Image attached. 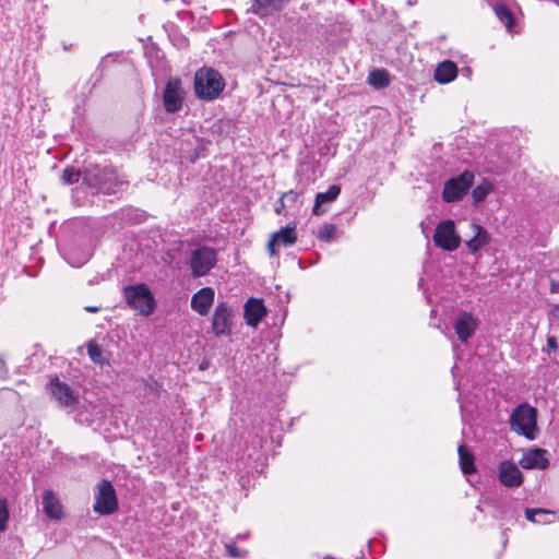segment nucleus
I'll return each instance as SVG.
<instances>
[{
  "label": "nucleus",
  "instance_id": "obj_1",
  "mask_svg": "<svg viewBox=\"0 0 559 559\" xmlns=\"http://www.w3.org/2000/svg\"><path fill=\"white\" fill-rule=\"evenodd\" d=\"M83 185L91 189L92 193L114 195L122 190L126 181L120 180L111 167L90 164L84 169Z\"/></svg>",
  "mask_w": 559,
  "mask_h": 559
},
{
  "label": "nucleus",
  "instance_id": "obj_2",
  "mask_svg": "<svg viewBox=\"0 0 559 559\" xmlns=\"http://www.w3.org/2000/svg\"><path fill=\"white\" fill-rule=\"evenodd\" d=\"M225 87V81L218 71L212 68H201L194 75V92L203 100L216 99Z\"/></svg>",
  "mask_w": 559,
  "mask_h": 559
},
{
  "label": "nucleus",
  "instance_id": "obj_3",
  "mask_svg": "<svg viewBox=\"0 0 559 559\" xmlns=\"http://www.w3.org/2000/svg\"><path fill=\"white\" fill-rule=\"evenodd\" d=\"M123 297L128 306L141 316L147 317L156 308L154 295L144 283L126 286L123 288Z\"/></svg>",
  "mask_w": 559,
  "mask_h": 559
},
{
  "label": "nucleus",
  "instance_id": "obj_4",
  "mask_svg": "<svg viewBox=\"0 0 559 559\" xmlns=\"http://www.w3.org/2000/svg\"><path fill=\"white\" fill-rule=\"evenodd\" d=\"M510 426L516 433L534 440L537 432V409L526 403L516 406L510 416Z\"/></svg>",
  "mask_w": 559,
  "mask_h": 559
},
{
  "label": "nucleus",
  "instance_id": "obj_5",
  "mask_svg": "<svg viewBox=\"0 0 559 559\" xmlns=\"http://www.w3.org/2000/svg\"><path fill=\"white\" fill-rule=\"evenodd\" d=\"M217 263V252L214 248L200 246L191 252L190 269L193 277L206 275Z\"/></svg>",
  "mask_w": 559,
  "mask_h": 559
},
{
  "label": "nucleus",
  "instance_id": "obj_6",
  "mask_svg": "<svg viewBox=\"0 0 559 559\" xmlns=\"http://www.w3.org/2000/svg\"><path fill=\"white\" fill-rule=\"evenodd\" d=\"M118 507V499L112 484L107 479H102L97 484L94 511L99 515H109L115 513Z\"/></svg>",
  "mask_w": 559,
  "mask_h": 559
},
{
  "label": "nucleus",
  "instance_id": "obj_7",
  "mask_svg": "<svg viewBox=\"0 0 559 559\" xmlns=\"http://www.w3.org/2000/svg\"><path fill=\"white\" fill-rule=\"evenodd\" d=\"M474 182V174L465 170L457 177L450 178L443 187L442 199L445 202H457L462 200Z\"/></svg>",
  "mask_w": 559,
  "mask_h": 559
},
{
  "label": "nucleus",
  "instance_id": "obj_8",
  "mask_svg": "<svg viewBox=\"0 0 559 559\" xmlns=\"http://www.w3.org/2000/svg\"><path fill=\"white\" fill-rule=\"evenodd\" d=\"M432 239L435 246L444 251H454L461 243V238L455 230V224L452 219L441 221L435 229Z\"/></svg>",
  "mask_w": 559,
  "mask_h": 559
},
{
  "label": "nucleus",
  "instance_id": "obj_9",
  "mask_svg": "<svg viewBox=\"0 0 559 559\" xmlns=\"http://www.w3.org/2000/svg\"><path fill=\"white\" fill-rule=\"evenodd\" d=\"M185 91L179 78H170L163 91L162 100L167 114L178 112L183 105Z\"/></svg>",
  "mask_w": 559,
  "mask_h": 559
},
{
  "label": "nucleus",
  "instance_id": "obj_10",
  "mask_svg": "<svg viewBox=\"0 0 559 559\" xmlns=\"http://www.w3.org/2000/svg\"><path fill=\"white\" fill-rule=\"evenodd\" d=\"M233 308L227 302H219L214 310L212 330L216 336L229 335L233 325Z\"/></svg>",
  "mask_w": 559,
  "mask_h": 559
},
{
  "label": "nucleus",
  "instance_id": "obj_11",
  "mask_svg": "<svg viewBox=\"0 0 559 559\" xmlns=\"http://www.w3.org/2000/svg\"><path fill=\"white\" fill-rule=\"evenodd\" d=\"M478 323L479 320L472 312L460 311L453 321V328L457 338L463 344H467L469 338L475 334Z\"/></svg>",
  "mask_w": 559,
  "mask_h": 559
},
{
  "label": "nucleus",
  "instance_id": "obj_12",
  "mask_svg": "<svg viewBox=\"0 0 559 559\" xmlns=\"http://www.w3.org/2000/svg\"><path fill=\"white\" fill-rule=\"evenodd\" d=\"M50 394L63 407L74 408L79 403V395L64 382L53 378L49 382Z\"/></svg>",
  "mask_w": 559,
  "mask_h": 559
},
{
  "label": "nucleus",
  "instance_id": "obj_13",
  "mask_svg": "<svg viewBox=\"0 0 559 559\" xmlns=\"http://www.w3.org/2000/svg\"><path fill=\"white\" fill-rule=\"evenodd\" d=\"M296 226L295 225H286L280 230L275 231L271 239L267 242V250L271 257L278 254V247L284 246L288 247L296 242Z\"/></svg>",
  "mask_w": 559,
  "mask_h": 559
},
{
  "label": "nucleus",
  "instance_id": "obj_14",
  "mask_svg": "<svg viewBox=\"0 0 559 559\" xmlns=\"http://www.w3.org/2000/svg\"><path fill=\"white\" fill-rule=\"evenodd\" d=\"M498 479L506 487H520L523 484V474L513 462L503 461L498 466Z\"/></svg>",
  "mask_w": 559,
  "mask_h": 559
},
{
  "label": "nucleus",
  "instance_id": "obj_15",
  "mask_svg": "<svg viewBox=\"0 0 559 559\" xmlns=\"http://www.w3.org/2000/svg\"><path fill=\"white\" fill-rule=\"evenodd\" d=\"M266 313V308L262 299L249 298L246 301L243 307V317L249 326L257 328Z\"/></svg>",
  "mask_w": 559,
  "mask_h": 559
},
{
  "label": "nucleus",
  "instance_id": "obj_16",
  "mask_svg": "<svg viewBox=\"0 0 559 559\" xmlns=\"http://www.w3.org/2000/svg\"><path fill=\"white\" fill-rule=\"evenodd\" d=\"M215 293L212 287H203L193 294L191 308L200 316H206L214 302Z\"/></svg>",
  "mask_w": 559,
  "mask_h": 559
},
{
  "label": "nucleus",
  "instance_id": "obj_17",
  "mask_svg": "<svg viewBox=\"0 0 559 559\" xmlns=\"http://www.w3.org/2000/svg\"><path fill=\"white\" fill-rule=\"evenodd\" d=\"M547 451L540 448L533 449L525 453L519 464L525 469H545L549 462L546 457Z\"/></svg>",
  "mask_w": 559,
  "mask_h": 559
},
{
  "label": "nucleus",
  "instance_id": "obj_18",
  "mask_svg": "<svg viewBox=\"0 0 559 559\" xmlns=\"http://www.w3.org/2000/svg\"><path fill=\"white\" fill-rule=\"evenodd\" d=\"M289 2L290 0H253L248 12L263 17L272 12L282 11Z\"/></svg>",
  "mask_w": 559,
  "mask_h": 559
},
{
  "label": "nucleus",
  "instance_id": "obj_19",
  "mask_svg": "<svg viewBox=\"0 0 559 559\" xmlns=\"http://www.w3.org/2000/svg\"><path fill=\"white\" fill-rule=\"evenodd\" d=\"M341 193V186L332 185L325 192H319L316 195L312 214L320 216L326 212L325 204L334 202Z\"/></svg>",
  "mask_w": 559,
  "mask_h": 559
},
{
  "label": "nucleus",
  "instance_id": "obj_20",
  "mask_svg": "<svg viewBox=\"0 0 559 559\" xmlns=\"http://www.w3.org/2000/svg\"><path fill=\"white\" fill-rule=\"evenodd\" d=\"M43 510L47 518L51 520H60L62 518V506L55 492L46 489L43 492Z\"/></svg>",
  "mask_w": 559,
  "mask_h": 559
},
{
  "label": "nucleus",
  "instance_id": "obj_21",
  "mask_svg": "<svg viewBox=\"0 0 559 559\" xmlns=\"http://www.w3.org/2000/svg\"><path fill=\"white\" fill-rule=\"evenodd\" d=\"M457 75V67L451 60L442 61L435 70V80L438 83L447 84L452 82Z\"/></svg>",
  "mask_w": 559,
  "mask_h": 559
},
{
  "label": "nucleus",
  "instance_id": "obj_22",
  "mask_svg": "<svg viewBox=\"0 0 559 559\" xmlns=\"http://www.w3.org/2000/svg\"><path fill=\"white\" fill-rule=\"evenodd\" d=\"M474 237L466 241V247L472 253H476L477 251H479L484 246H486L489 242L490 239L489 234L483 226L474 225Z\"/></svg>",
  "mask_w": 559,
  "mask_h": 559
},
{
  "label": "nucleus",
  "instance_id": "obj_23",
  "mask_svg": "<svg viewBox=\"0 0 559 559\" xmlns=\"http://www.w3.org/2000/svg\"><path fill=\"white\" fill-rule=\"evenodd\" d=\"M460 466L465 475H471L476 472L475 457L473 453L467 449L466 444L461 443L457 448Z\"/></svg>",
  "mask_w": 559,
  "mask_h": 559
},
{
  "label": "nucleus",
  "instance_id": "obj_24",
  "mask_svg": "<svg viewBox=\"0 0 559 559\" xmlns=\"http://www.w3.org/2000/svg\"><path fill=\"white\" fill-rule=\"evenodd\" d=\"M368 83L377 90L388 87L390 85L389 72L384 69L372 70L368 75Z\"/></svg>",
  "mask_w": 559,
  "mask_h": 559
},
{
  "label": "nucleus",
  "instance_id": "obj_25",
  "mask_svg": "<svg viewBox=\"0 0 559 559\" xmlns=\"http://www.w3.org/2000/svg\"><path fill=\"white\" fill-rule=\"evenodd\" d=\"M496 16L503 23L507 28H512L514 25V16L511 10L503 3H497L493 8Z\"/></svg>",
  "mask_w": 559,
  "mask_h": 559
},
{
  "label": "nucleus",
  "instance_id": "obj_26",
  "mask_svg": "<svg viewBox=\"0 0 559 559\" xmlns=\"http://www.w3.org/2000/svg\"><path fill=\"white\" fill-rule=\"evenodd\" d=\"M551 515H554V513L546 509H542V508H538V509L526 508L525 509V518L528 521L534 522V523H548L549 522L548 518Z\"/></svg>",
  "mask_w": 559,
  "mask_h": 559
},
{
  "label": "nucleus",
  "instance_id": "obj_27",
  "mask_svg": "<svg viewBox=\"0 0 559 559\" xmlns=\"http://www.w3.org/2000/svg\"><path fill=\"white\" fill-rule=\"evenodd\" d=\"M84 170L81 171L73 166H67L61 176V180L64 185H74L80 182V180L83 181Z\"/></svg>",
  "mask_w": 559,
  "mask_h": 559
},
{
  "label": "nucleus",
  "instance_id": "obj_28",
  "mask_svg": "<svg viewBox=\"0 0 559 559\" xmlns=\"http://www.w3.org/2000/svg\"><path fill=\"white\" fill-rule=\"evenodd\" d=\"M490 191H491V185L489 182H484L481 185L476 186L472 192V198L474 200V203L475 204L481 203L486 199V197L490 193Z\"/></svg>",
  "mask_w": 559,
  "mask_h": 559
},
{
  "label": "nucleus",
  "instance_id": "obj_29",
  "mask_svg": "<svg viewBox=\"0 0 559 559\" xmlns=\"http://www.w3.org/2000/svg\"><path fill=\"white\" fill-rule=\"evenodd\" d=\"M143 385L145 392L152 394L155 399L160 396L162 385L152 376H148L147 378L143 379Z\"/></svg>",
  "mask_w": 559,
  "mask_h": 559
},
{
  "label": "nucleus",
  "instance_id": "obj_30",
  "mask_svg": "<svg viewBox=\"0 0 559 559\" xmlns=\"http://www.w3.org/2000/svg\"><path fill=\"white\" fill-rule=\"evenodd\" d=\"M87 354L93 362L99 365L104 364L103 350L97 343L90 342L87 344Z\"/></svg>",
  "mask_w": 559,
  "mask_h": 559
},
{
  "label": "nucleus",
  "instance_id": "obj_31",
  "mask_svg": "<svg viewBox=\"0 0 559 559\" xmlns=\"http://www.w3.org/2000/svg\"><path fill=\"white\" fill-rule=\"evenodd\" d=\"M9 508L5 498L0 497V533L4 532L8 527Z\"/></svg>",
  "mask_w": 559,
  "mask_h": 559
},
{
  "label": "nucleus",
  "instance_id": "obj_32",
  "mask_svg": "<svg viewBox=\"0 0 559 559\" xmlns=\"http://www.w3.org/2000/svg\"><path fill=\"white\" fill-rule=\"evenodd\" d=\"M336 233V226L333 224H325L319 231L318 238L322 241H330Z\"/></svg>",
  "mask_w": 559,
  "mask_h": 559
},
{
  "label": "nucleus",
  "instance_id": "obj_33",
  "mask_svg": "<svg viewBox=\"0 0 559 559\" xmlns=\"http://www.w3.org/2000/svg\"><path fill=\"white\" fill-rule=\"evenodd\" d=\"M225 548L230 558H245L247 556V550L239 549L235 543L226 544Z\"/></svg>",
  "mask_w": 559,
  "mask_h": 559
},
{
  "label": "nucleus",
  "instance_id": "obj_34",
  "mask_svg": "<svg viewBox=\"0 0 559 559\" xmlns=\"http://www.w3.org/2000/svg\"><path fill=\"white\" fill-rule=\"evenodd\" d=\"M299 197H300V193H298L294 190H289L282 194V199H284V201L286 202V205H292V204L296 203L298 201Z\"/></svg>",
  "mask_w": 559,
  "mask_h": 559
},
{
  "label": "nucleus",
  "instance_id": "obj_35",
  "mask_svg": "<svg viewBox=\"0 0 559 559\" xmlns=\"http://www.w3.org/2000/svg\"><path fill=\"white\" fill-rule=\"evenodd\" d=\"M9 377V369L2 356H0V380H5Z\"/></svg>",
  "mask_w": 559,
  "mask_h": 559
},
{
  "label": "nucleus",
  "instance_id": "obj_36",
  "mask_svg": "<svg viewBox=\"0 0 559 559\" xmlns=\"http://www.w3.org/2000/svg\"><path fill=\"white\" fill-rule=\"evenodd\" d=\"M557 349H558V342H557L556 336L549 335L547 337V352L548 353L556 352Z\"/></svg>",
  "mask_w": 559,
  "mask_h": 559
},
{
  "label": "nucleus",
  "instance_id": "obj_37",
  "mask_svg": "<svg viewBox=\"0 0 559 559\" xmlns=\"http://www.w3.org/2000/svg\"><path fill=\"white\" fill-rule=\"evenodd\" d=\"M286 206V202L281 197L275 203L274 211L277 215H282Z\"/></svg>",
  "mask_w": 559,
  "mask_h": 559
},
{
  "label": "nucleus",
  "instance_id": "obj_38",
  "mask_svg": "<svg viewBox=\"0 0 559 559\" xmlns=\"http://www.w3.org/2000/svg\"><path fill=\"white\" fill-rule=\"evenodd\" d=\"M85 310H86L87 312L95 313V312H98V311H99V307L88 306V307H85Z\"/></svg>",
  "mask_w": 559,
  "mask_h": 559
},
{
  "label": "nucleus",
  "instance_id": "obj_39",
  "mask_svg": "<svg viewBox=\"0 0 559 559\" xmlns=\"http://www.w3.org/2000/svg\"><path fill=\"white\" fill-rule=\"evenodd\" d=\"M199 368H200L201 370H204V369L206 368V365L202 362V364L199 366Z\"/></svg>",
  "mask_w": 559,
  "mask_h": 559
},
{
  "label": "nucleus",
  "instance_id": "obj_40",
  "mask_svg": "<svg viewBox=\"0 0 559 559\" xmlns=\"http://www.w3.org/2000/svg\"><path fill=\"white\" fill-rule=\"evenodd\" d=\"M556 290H558V287H555V284L552 283L551 292H556Z\"/></svg>",
  "mask_w": 559,
  "mask_h": 559
},
{
  "label": "nucleus",
  "instance_id": "obj_41",
  "mask_svg": "<svg viewBox=\"0 0 559 559\" xmlns=\"http://www.w3.org/2000/svg\"><path fill=\"white\" fill-rule=\"evenodd\" d=\"M556 290H558V287H555V284L552 283L551 292H556Z\"/></svg>",
  "mask_w": 559,
  "mask_h": 559
},
{
  "label": "nucleus",
  "instance_id": "obj_42",
  "mask_svg": "<svg viewBox=\"0 0 559 559\" xmlns=\"http://www.w3.org/2000/svg\"><path fill=\"white\" fill-rule=\"evenodd\" d=\"M416 0H408V4L412 5L413 3H415Z\"/></svg>",
  "mask_w": 559,
  "mask_h": 559
}]
</instances>
